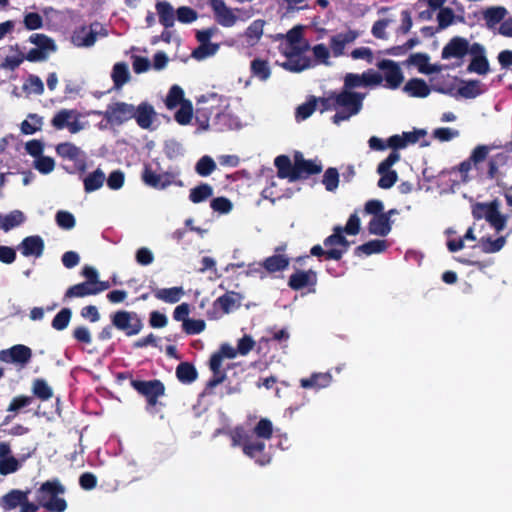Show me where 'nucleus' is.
I'll return each mask as SVG.
<instances>
[{"label": "nucleus", "instance_id": "obj_1", "mask_svg": "<svg viewBox=\"0 0 512 512\" xmlns=\"http://www.w3.org/2000/svg\"><path fill=\"white\" fill-rule=\"evenodd\" d=\"M496 148H499V146L494 144L477 145L471 151L470 156L457 166V170L461 175L462 181L466 182L469 180L468 173L470 172L472 167L480 171L481 163H483L486 160L487 169L485 172H481V174H484L486 179L494 180L497 183L503 180V178L506 176V173L503 171V168L511 161V158L507 152H499L490 155L491 151Z\"/></svg>", "mask_w": 512, "mask_h": 512}, {"label": "nucleus", "instance_id": "obj_2", "mask_svg": "<svg viewBox=\"0 0 512 512\" xmlns=\"http://www.w3.org/2000/svg\"><path fill=\"white\" fill-rule=\"evenodd\" d=\"M112 326L123 331L126 336H134L143 329V322L136 312L119 310L111 315V325L102 328L98 333V339L101 341L112 338Z\"/></svg>", "mask_w": 512, "mask_h": 512}, {"label": "nucleus", "instance_id": "obj_3", "mask_svg": "<svg viewBox=\"0 0 512 512\" xmlns=\"http://www.w3.org/2000/svg\"><path fill=\"white\" fill-rule=\"evenodd\" d=\"M65 488L58 480H48L36 490V502L48 512H64L67 501L60 497Z\"/></svg>", "mask_w": 512, "mask_h": 512}, {"label": "nucleus", "instance_id": "obj_4", "mask_svg": "<svg viewBox=\"0 0 512 512\" xmlns=\"http://www.w3.org/2000/svg\"><path fill=\"white\" fill-rule=\"evenodd\" d=\"M364 98L365 94L360 92L348 91L343 88L340 92L335 91L337 112L333 115L332 122L339 125L357 115L362 110Z\"/></svg>", "mask_w": 512, "mask_h": 512}, {"label": "nucleus", "instance_id": "obj_5", "mask_svg": "<svg viewBox=\"0 0 512 512\" xmlns=\"http://www.w3.org/2000/svg\"><path fill=\"white\" fill-rule=\"evenodd\" d=\"M118 378H130L131 387L145 398L147 409L157 406L159 404V398L163 397L166 392L164 383L159 379L138 380L134 379L129 373H120Z\"/></svg>", "mask_w": 512, "mask_h": 512}, {"label": "nucleus", "instance_id": "obj_6", "mask_svg": "<svg viewBox=\"0 0 512 512\" xmlns=\"http://www.w3.org/2000/svg\"><path fill=\"white\" fill-rule=\"evenodd\" d=\"M472 216L476 220L485 219L497 232L502 231L507 222V217L499 212L497 200L475 203L472 205Z\"/></svg>", "mask_w": 512, "mask_h": 512}, {"label": "nucleus", "instance_id": "obj_7", "mask_svg": "<svg viewBox=\"0 0 512 512\" xmlns=\"http://www.w3.org/2000/svg\"><path fill=\"white\" fill-rule=\"evenodd\" d=\"M80 113L76 109H61L51 120V125L56 130L67 128L70 133L76 134L84 129V124L79 121Z\"/></svg>", "mask_w": 512, "mask_h": 512}, {"label": "nucleus", "instance_id": "obj_8", "mask_svg": "<svg viewBox=\"0 0 512 512\" xmlns=\"http://www.w3.org/2000/svg\"><path fill=\"white\" fill-rule=\"evenodd\" d=\"M96 115L103 116L112 125H122L133 119V105L125 102H116L108 105L106 111H95Z\"/></svg>", "mask_w": 512, "mask_h": 512}, {"label": "nucleus", "instance_id": "obj_9", "mask_svg": "<svg viewBox=\"0 0 512 512\" xmlns=\"http://www.w3.org/2000/svg\"><path fill=\"white\" fill-rule=\"evenodd\" d=\"M32 356L31 348L24 344H16L0 351L1 362L12 364L20 368L26 367L30 363Z\"/></svg>", "mask_w": 512, "mask_h": 512}, {"label": "nucleus", "instance_id": "obj_10", "mask_svg": "<svg viewBox=\"0 0 512 512\" xmlns=\"http://www.w3.org/2000/svg\"><path fill=\"white\" fill-rule=\"evenodd\" d=\"M400 154L392 151L377 167V173L380 175L378 187L381 189H390L398 180V174L391 167L398 162Z\"/></svg>", "mask_w": 512, "mask_h": 512}, {"label": "nucleus", "instance_id": "obj_11", "mask_svg": "<svg viewBox=\"0 0 512 512\" xmlns=\"http://www.w3.org/2000/svg\"><path fill=\"white\" fill-rule=\"evenodd\" d=\"M174 178V173L172 172H164V173H157L155 172L152 167L148 164L144 165L142 174H141V180L143 183L151 188H154L156 190H163L170 185H172Z\"/></svg>", "mask_w": 512, "mask_h": 512}, {"label": "nucleus", "instance_id": "obj_12", "mask_svg": "<svg viewBox=\"0 0 512 512\" xmlns=\"http://www.w3.org/2000/svg\"><path fill=\"white\" fill-rule=\"evenodd\" d=\"M472 51V44L469 41L460 36L452 37L448 43L443 47L441 52L442 59L457 58L462 59Z\"/></svg>", "mask_w": 512, "mask_h": 512}, {"label": "nucleus", "instance_id": "obj_13", "mask_svg": "<svg viewBox=\"0 0 512 512\" xmlns=\"http://www.w3.org/2000/svg\"><path fill=\"white\" fill-rule=\"evenodd\" d=\"M293 158L295 160L294 182L300 179H307L312 175L319 174L323 169L321 163H317L314 160L305 159L303 154L299 151L294 153Z\"/></svg>", "mask_w": 512, "mask_h": 512}, {"label": "nucleus", "instance_id": "obj_14", "mask_svg": "<svg viewBox=\"0 0 512 512\" xmlns=\"http://www.w3.org/2000/svg\"><path fill=\"white\" fill-rule=\"evenodd\" d=\"M382 76L376 72H364L363 74L347 73L344 77L343 89L352 91L355 88L379 85Z\"/></svg>", "mask_w": 512, "mask_h": 512}, {"label": "nucleus", "instance_id": "obj_15", "mask_svg": "<svg viewBox=\"0 0 512 512\" xmlns=\"http://www.w3.org/2000/svg\"><path fill=\"white\" fill-rule=\"evenodd\" d=\"M241 296L239 293L230 291L224 295L218 297L213 303V311L208 312L211 319H217L220 315L218 310H221V314H229L234 309L240 306Z\"/></svg>", "mask_w": 512, "mask_h": 512}, {"label": "nucleus", "instance_id": "obj_16", "mask_svg": "<svg viewBox=\"0 0 512 512\" xmlns=\"http://www.w3.org/2000/svg\"><path fill=\"white\" fill-rule=\"evenodd\" d=\"M470 55H472V59L467 67V71L479 75L487 74L490 68L489 61L485 55L484 46L478 42L473 43Z\"/></svg>", "mask_w": 512, "mask_h": 512}, {"label": "nucleus", "instance_id": "obj_17", "mask_svg": "<svg viewBox=\"0 0 512 512\" xmlns=\"http://www.w3.org/2000/svg\"><path fill=\"white\" fill-rule=\"evenodd\" d=\"M208 3L218 24L223 27H232L235 25L238 18L223 0H209Z\"/></svg>", "mask_w": 512, "mask_h": 512}, {"label": "nucleus", "instance_id": "obj_18", "mask_svg": "<svg viewBox=\"0 0 512 512\" xmlns=\"http://www.w3.org/2000/svg\"><path fill=\"white\" fill-rule=\"evenodd\" d=\"M377 67L384 72L385 80L390 88L396 89L403 82V73L396 62L383 59L377 63Z\"/></svg>", "mask_w": 512, "mask_h": 512}, {"label": "nucleus", "instance_id": "obj_19", "mask_svg": "<svg viewBox=\"0 0 512 512\" xmlns=\"http://www.w3.org/2000/svg\"><path fill=\"white\" fill-rule=\"evenodd\" d=\"M133 112L137 125L145 130L152 129V124L157 117L154 107L148 102H141L137 107L133 105Z\"/></svg>", "mask_w": 512, "mask_h": 512}, {"label": "nucleus", "instance_id": "obj_20", "mask_svg": "<svg viewBox=\"0 0 512 512\" xmlns=\"http://www.w3.org/2000/svg\"><path fill=\"white\" fill-rule=\"evenodd\" d=\"M317 283V273L312 270H296L290 275L288 286L294 290L299 291L304 288L315 286Z\"/></svg>", "mask_w": 512, "mask_h": 512}, {"label": "nucleus", "instance_id": "obj_21", "mask_svg": "<svg viewBox=\"0 0 512 512\" xmlns=\"http://www.w3.org/2000/svg\"><path fill=\"white\" fill-rule=\"evenodd\" d=\"M44 248V240L39 235L27 236L18 245V249L25 257L34 256L38 258L43 254Z\"/></svg>", "mask_w": 512, "mask_h": 512}, {"label": "nucleus", "instance_id": "obj_22", "mask_svg": "<svg viewBox=\"0 0 512 512\" xmlns=\"http://www.w3.org/2000/svg\"><path fill=\"white\" fill-rule=\"evenodd\" d=\"M360 33L356 30L349 29L346 32L338 33L330 38V48L335 57L343 55L345 46L354 42Z\"/></svg>", "mask_w": 512, "mask_h": 512}, {"label": "nucleus", "instance_id": "obj_23", "mask_svg": "<svg viewBox=\"0 0 512 512\" xmlns=\"http://www.w3.org/2000/svg\"><path fill=\"white\" fill-rule=\"evenodd\" d=\"M98 23L91 24L90 27L81 26L76 29L71 37L72 43L77 47H91L97 40V31L93 29Z\"/></svg>", "mask_w": 512, "mask_h": 512}, {"label": "nucleus", "instance_id": "obj_24", "mask_svg": "<svg viewBox=\"0 0 512 512\" xmlns=\"http://www.w3.org/2000/svg\"><path fill=\"white\" fill-rule=\"evenodd\" d=\"M30 490L25 491L19 489H12L1 498V507L4 511H11L22 505L30 494Z\"/></svg>", "mask_w": 512, "mask_h": 512}, {"label": "nucleus", "instance_id": "obj_25", "mask_svg": "<svg viewBox=\"0 0 512 512\" xmlns=\"http://www.w3.org/2000/svg\"><path fill=\"white\" fill-rule=\"evenodd\" d=\"M323 244L325 247H331L332 249H336V251H341L342 258L348 251L351 243L343 235L338 225L333 228V233L324 239Z\"/></svg>", "mask_w": 512, "mask_h": 512}, {"label": "nucleus", "instance_id": "obj_26", "mask_svg": "<svg viewBox=\"0 0 512 512\" xmlns=\"http://www.w3.org/2000/svg\"><path fill=\"white\" fill-rule=\"evenodd\" d=\"M264 450L265 443L263 441L252 440L251 438L243 447V453L246 456L255 459V461L262 466L269 462V458L263 454Z\"/></svg>", "mask_w": 512, "mask_h": 512}, {"label": "nucleus", "instance_id": "obj_27", "mask_svg": "<svg viewBox=\"0 0 512 512\" xmlns=\"http://www.w3.org/2000/svg\"><path fill=\"white\" fill-rule=\"evenodd\" d=\"M506 15L507 9L503 6L488 7L482 12L483 20L489 30H493L498 24H501Z\"/></svg>", "mask_w": 512, "mask_h": 512}, {"label": "nucleus", "instance_id": "obj_28", "mask_svg": "<svg viewBox=\"0 0 512 512\" xmlns=\"http://www.w3.org/2000/svg\"><path fill=\"white\" fill-rule=\"evenodd\" d=\"M274 165L277 169V176L280 179H288L294 182L295 175V162L292 163L287 155H279L274 160Z\"/></svg>", "mask_w": 512, "mask_h": 512}, {"label": "nucleus", "instance_id": "obj_29", "mask_svg": "<svg viewBox=\"0 0 512 512\" xmlns=\"http://www.w3.org/2000/svg\"><path fill=\"white\" fill-rule=\"evenodd\" d=\"M368 231L370 234L384 237L391 231V220L383 214L373 216L368 224Z\"/></svg>", "mask_w": 512, "mask_h": 512}, {"label": "nucleus", "instance_id": "obj_30", "mask_svg": "<svg viewBox=\"0 0 512 512\" xmlns=\"http://www.w3.org/2000/svg\"><path fill=\"white\" fill-rule=\"evenodd\" d=\"M290 259L283 254H275L267 257L263 262V268L268 273L281 272L288 268Z\"/></svg>", "mask_w": 512, "mask_h": 512}, {"label": "nucleus", "instance_id": "obj_31", "mask_svg": "<svg viewBox=\"0 0 512 512\" xmlns=\"http://www.w3.org/2000/svg\"><path fill=\"white\" fill-rule=\"evenodd\" d=\"M332 381V376L330 373H313L308 378H302L300 380V385L305 389H320L325 388L330 385Z\"/></svg>", "mask_w": 512, "mask_h": 512}, {"label": "nucleus", "instance_id": "obj_32", "mask_svg": "<svg viewBox=\"0 0 512 512\" xmlns=\"http://www.w3.org/2000/svg\"><path fill=\"white\" fill-rule=\"evenodd\" d=\"M156 10L159 16V22L164 28L169 29L175 23V11L172 5L167 1H159L156 3Z\"/></svg>", "mask_w": 512, "mask_h": 512}, {"label": "nucleus", "instance_id": "obj_33", "mask_svg": "<svg viewBox=\"0 0 512 512\" xmlns=\"http://www.w3.org/2000/svg\"><path fill=\"white\" fill-rule=\"evenodd\" d=\"M404 91L411 97L425 98L430 93V87L421 78H412L404 86Z\"/></svg>", "mask_w": 512, "mask_h": 512}, {"label": "nucleus", "instance_id": "obj_34", "mask_svg": "<svg viewBox=\"0 0 512 512\" xmlns=\"http://www.w3.org/2000/svg\"><path fill=\"white\" fill-rule=\"evenodd\" d=\"M387 249V243L385 240L374 239L364 244L357 246L354 250V254L358 257L362 255H372L382 253Z\"/></svg>", "mask_w": 512, "mask_h": 512}, {"label": "nucleus", "instance_id": "obj_35", "mask_svg": "<svg viewBox=\"0 0 512 512\" xmlns=\"http://www.w3.org/2000/svg\"><path fill=\"white\" fill-rule=\"evenodd\" d=\"M175 373L182 384H191L198 378V371L190 362H180Z\"/></svg>", "mask_w": 512, "mask_h": 512}, {"label": "nucleus", "instance_id": "obj_36", "mask_svg": "<svg viewBox=\"0 0 512 512\" xmlns=\"http://www.w3.org/2000/svg\"><path fill=\"white\" fill-rule=\"evenodd\" d=\"M154 296L163 302L177 303L184 294L182 287H171L153 290Z\"/></svg>", "mask_w": 512, "mask_h": 512}, {"label": "nucleus", "instance_id": "obj_37", "mask_svg": "<svg viewBox=\"0 0 512 512\" xmlns=\"http://www.w3.org/2000/svg\"><path fill=\"white\" fill-rule=\"evenodd\" d=\"M25 221V215L20 210H13L6 215H0V227L5 231H9Z\"/></svg>", "mask_w": 512, "mask_h": 512}, {"label": "nucleus", "instance_id": "obj_38", "mask_svg": "<svg viewBox=\"0 0 512 512\" xmlns=\"http://www.w3.org/2000/svg\"><path fill=\"white\" fill-rule=\"evenodd\" d=\"M115 88H121L130 79L128 66L125 62H118L113 66L111 74Z\"/></svg>", "mask_w": 512, "mask_h": 512}, {"label": "nucleus", "instance_id": "obj_39", "mask_svg": "<svg viewBox=\"0 0 512 512\" xmlns=\"http://www.w3.org/2000/svg\"><path fill=\"white\" fill-rule=\"evenodd\" d=\"M32 393L41 401H48L53 397V390L48 385L46 380L42 378H36L32 382Z\"/></svg>", "mask_w": 512, "mask_h": 512}, {"label": "nucleus", "instance_id": "obj_40", "mask_svg": "<svg viewBox=\"0 0 512 512\" xmlns=\"http://www.w3.org/2000/svg\"><path fill=\"white\" fill-rule=\"evenodd\" d=\"M265 24L263 19H256L246 28L244 35L248 43L254 45L260 40Z\"/></svg>", "mask_w": 512, "mask_h": 512}, {"label": "nucleus", "instance_id": "obj_41", "mask_svg": "<svg viewBox=\"0 0 512 512\" xmlns=\"http://www.w3.org/2000/svg\"><path fill=\"white\" fill-rule=\"evenodd\" d=\"M213 195V187L207 183H201L200 185L192 188L189 194V200L192 203L198 204L206 201Z\"/></svg>", "mask_w": 512, "mask_h": 512}, {"label": "nucleus", "instance_id": "obj_42", "mask_svg": "<svg viewBox=\"0 0 512 512\" xmlns=\"http://www.w3.org/2000/svg\"><path fill=\"white\" fill-rule=\"evenodd\" d=\"M92 287V285L85 281L70 286L64 294V299L83 298L86 296L94 295Z\"/></svg>", "mask_w": 512, "mask_h": 512}, {"label": "nucleus", "instance_id": "obj_43", "mask_svg": "<svg viewBox=\"0 0 512 512\" xmlns=\"http://www.w3.org/2000/svg\"><path fill=\"white\" fill-rule=\"evenodd\" d=\"M105 175L101 169H96L84 179V189L87 193L98 190L102 187Z\"/></svg>", "mask_w": 512, "mask_h": 512}, {"label": "nucleus", "instance_id": "obj_44", "mask_svg": "<svg viewBox=\"0 0 512 512\" xmlns=\"http://www.w3.org/2000/svg\"><path fill=\"white\" fill-rule=\"evenodd\" d=\"M188 101L184 98V91L178 85H173L166 96L165 105L168 109H174L181 106L183 102Z\"/></svg>", "mask_w": 512, "mask_h": 512}, {"label": "nucleus", "instance_id": "obj_45", "mask_svg": "<svg viewBox=\"0 0 512 512\" xmlns=\"http://www.w3.org/2000/svg\"><path fill=\"white\" fill-rule=\"evenodd\" d=\"M250 68L252 75L257 77L261 81H266L271 75V70L268 61L263 60L261 58H255L254 60H252Z\"/></svg>", "mask_w": 512, "mask_h": 512}, {"label": "nucleus", "instance_id": "obj_46", "mask_svg": "<svg viewBox=\"0 0 512 512\" xmlns=\"http://www.w3.org/2000/svg\"><path fill=\"white\" fill-rule=\"evenodd\" d=\"M56 152L60 157L71 161H76L81 155L80 148L71 142L59 143L56 146Z\"/></svg>", "mask_w": 512, "mask_h": 512}, {"label": "nucleus", "instance_id": "obj_47", "mask_svg": "<svg viewBox=\"0 0 512 512\" xmlns=\"http://www.w3.org/2000/svg\"><path fill=\"white\" fill-rule=\"evenodd\" d=\"M22 89L27 95H42L44 93V84L39 76L31 74L24 81Z\"/></svg>", "mask_w": 512, "mask_h": 512}, {"label": "nucleus", "instance_id": "obj_48", "mask_svg": "<svg viewBox=\"0 0 512 512\" xmlns=\"http://www.w3.org/2000/svg\"><path fill=\"white\" fill-rule=\"evenodd\" d=\"M21 123V132L26 135H32L35 132L41 130L43 119L38 114L30 113Z\"/></svg>", "mask_w": 512, "mask_h": 512}, {"label": "nucleus", "instance_id": "obj_49", "mask_svg": "<svg viewBox=\"0 0 512 512\" xmlns=\"http://www.w3.org/2000/svg\"><path fill=\"white\" fill-rule=\"evenodd\" d=\"M457 93L466 99L475 98L481 94L480 82L478 80L467 81L458 88Z\"/></svg>", "mask_w": 512, "mask_h": 512}, {"label": "nucleus", "instance_id": "obj_50", "mask_svg": "<svg viewBox=\"0 0 512 512\" xmlns=\"http://www.w3.org/2000/svg\"><path fill=\"white\" fill-rule=\"evenodd\" d=\"M29 41L37 46V48H40L47 52H54L56 51V45L52 38L48 37L45 34H32L29 37Z\"/></svg>", "mask_w": 512, "mask_h": 512}, {"label": "nucleus", "instance_id": "obj_51", "mask_svg": "<svg viewBox=\"0 0 512 512\" xmlns=\"http://www.w3.org/2000/svg\"><path fill=\"white\" fill-rule=\"evenodd\" d=\"M318 100L316 97L311 96L305 103L299 105L296 109V119L305 120L309 118L316 110Z\"/></svg>", "mask_w": 512, "mask_h": 512}, {"label": "nucleus", "instance_id": "obj_52", "mask_svg": "<svg viewBox=\"0 0 512 512\" xmlns=\"http://www.w3.org/2000/svg\"><path fill=\"white\" fill-rule=\"evenodd\" d=\"M193 117V106L191 101L183 102L180 108L176 111L174 118L180 125H187L191 122Z\"/></svg>", "mask_w": 512, "mask_h": 512}, {"label": "nucleus", "instance_id": "obj_53", "mask_svg": "<svg viewBox=\"0 0 512 512\" xmlns=\"http://www.w3.org/2000/svg\"><path fill=\"white\" fill-rule=\"evenodd\" d=\"M216 169V163L210 156L201 157L195 165V171L202 177H207Z\"/></svg>", "mask_w": 512, "mask_h": 512}, {"label": "nucleus", "instance_id": "obj_54", "mask_svg": "<svg viewBox=\"0 0 512 512\" xmlns=\"http://www.w3.org/2000/svg\"><path fill=\"white\" fill-rule=\"evenodd\" d=\"M72 317V311L70 308L61 309L52 320V327L57 331L66 329Z\"/></svg>", "mask_w": 512, "mask_h": 512}, {"label": "nucleus", "instance_id": "obj_55", "mask_svg": "<svg viewBox=\"0 0 512 512\" xmlns=\"http://www.w3.org/2000/svg\"><path fill=\"white\" fill-rule=\"evenodd\" d=\"M33 402V396L18 395L12 398L8 405V413H19L22 409L30 406Z\"/></svg>", "mask_w": 512, "mask_h": 512}, {"label": "nucleus", "instance_id": "obj_56", "mask_svg": "<svg viewBox=\"0 0 512 512\" xmlns=\"http://www.w3.org/2000/svg\"><path fill=\"white\" fill-rule=\"evenodd\" d=\"M328 248L329 249L324 250L321 245L317 244L310 249V254L318 258L324 257L325 260L339 261L341 259V251H336V249H332L331 247Z\"/></svg>", "mask_w": 512, "mask_h": 512}, {"label": "nucleus", "instance_id": "obj_57", "mask_svg": "<svg viewBox=\"0 0 512 512\" xmlns=\"http://www.w3.org/2000/svg\"><path fill=\"white\" fill-rule=\"evenodd\" d=\"M322 183L324 184L327 191H335L339 185L338 170L334 167H329L323 175Z\"/></svg>", "mask_w": 512, "mask_h": 512}, {"label": "nucleus", "instance_id": "obj_58", "mask_svg": "<svg viewBox=\"0 0 512 512\" xmlns=\"http://www.w3.org/2000/svg\"><path fill=\"white\" fill-rule=\"evenodd\" d=\"M455 19V14L452 8L444 7L439 9L437 14L438 28L437 31L446 29L450 25L453 24Z\"/></svg>", "mask_w": 512, "mask_h": 512}, {"label": "nucleus", "instance_id": "obj_59", "mask_svg": "<svg viewBox=\"0 0 512 512\" xmlns=\"http://www.w3.org/2000/svg\"><path fill=\"white\" fill-rule=\"evenodd\" d=\"M206 328V323L202 319L185 320L182 324V329L187 335H197L203 332Z\"/></svg>", "mask_w": 512, "mask_h": 512}, {"label": "nucleus", "instance_id": "obj_60", "mask_svg": "<svg viewBox=\"0 0 512 512\" xmlns=\"http://www.w3.org/2000/svg\"><path fill=\"white\" fill-rule=\"evenodd\" d=\"M254 433L257 437L269 440L273 435L272 422L267 418H262L254 427Z\"/></svg>", "mask_w": 512, "mask_h": 512}, {"label": "nucleus", "instance_id": "obj_61", "mask_svg": "<svg viewBox=\"0 0 512 512\" xmlns=\"http://www.w3.org/2000/svg\"><path fill=\"white\" fill-rule=\"evenodd\" d=\"M55 220L57 225L65 230H70L75 227L76 220L72 213L60 210L56 213Z\"/></svg>", "mask_w": 512, "mask_h": 512}, {"label": "nucleus", "instance_id": "obj_62", "mask_svg": "<svg viewBox=\"0 0 512 512\" xmlns=\"http://www.w3.org/2000/svg\"><path fill=\"white\" fill-rule=\"evenodd\" d=\"M218 49V44H200L193 50L192 56L197 60H202L208 56L214 55Z\"/></svg>", "mask_w": 512, "mask_h": 512}, {"label": "nucleus", "instance_id": "obj_63", "mask_svg": "<svg viewBox=\"0 0 512 512\" xmlns=\"http://www.w3.org/2000/svg\"><path fill=\"white\" fill-rule=\"evenodd\" d=\"M176 16L179 22L189 24L197 19L198 14L189 6H181L176 10Z\"/></svg>", "mask_w": 512, "mask_h": 512}, {"label": "nucleus", "instance_id": "obj_64", "mask_svg": "<svg viewBox=\"0 0 512 512\" xmlns=\"http://www.w3.org/2000/svg\"><path fill=\"white\" fill-rule=\"evenodd\" d=\"M20 467V462L14 456L0 460V474L3 476L15 473Z\"/></svg>", "mask_w": 512, "mask_h": 512}]
</instances>
